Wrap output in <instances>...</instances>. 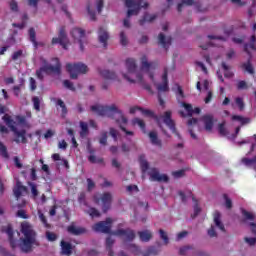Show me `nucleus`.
<instances>
[{
  "instance_id": "nucleus-16",
  "label": "nucleus",
  "mask_w": 256,
  "mask_h": 256,
  "mask_svg": "<svg viewBox=\"0 0 256 256\" xmlns=\"http://www.w3.org/2000/svg\"><path fill=\"white\" fill-rule=\"evenodd\" d=\"M98 41L106 49L107 42L109 41V32H107V29H105V27H100L98 29Z\"/></svg>"
},
{
  "instance_id": "nucleus-41",
  "label": "nucleus",
  "mask_w": 256,
  "mask_h": 256,
  "mask_svg": "<svg viewBox=\"0 0 256 256\" xmlns=\"http://www.w3.org/2000/svg\"><path fill=\"white\" fill-rule=\"evenodd\" d=\"M159 251H161L159 248L155 246H151L148 248L147 252L144 254V256H149V255H159Z\"/></svg>"
},
{
  "instance_id": "nucleus-58",
  "label": "nucleus",
  "mask_w": 256,
  "mask_h": 256,
  "mask_svg": "<svg viewBox=\"0 0 256 256\" xmlns=\"http://www.w3.org/2000/svg\"><path fill=\"white\" fill-rule=\"evenodd\" d=\"M95 189V182L91 178H87V191L91 192Z\"/></svg>"
},
{
  "instance_id": "nucleus-45",
  "label": "nucleus",
  "mask_w": 256,
  "mask_h": 256,
  "mask_svg": "<svg viewBox=\"0 0 256 256\" xmlns=\"http://www.w3.org/2000/svg\"><path fill=\"white\" fill-rule=\"evenodd\" d=\"M129 43V40L127 39V35H125V32H120V44L122 47H127Z\"/></svg>"
},
{
  "instance_id": "nucleus-19",
  "label": "nucleus",
  "mask_w": 256,
  "mask_h": 256,
  "mask_svg": "<svg viewBox=\"0 0 256 256\" xmlns=\"http://www.w3.org/2000/svg\"><path fill=\"white\" fill-rule=\"evenodd\" d=\"M67 232L70 233V235H85L87 233V229L84 227H76L75 225H70L67 227Z\"/></svg>"
},
{
  "instance_id": "nucleus-24",
  "label": "nucleus",
  "mask_w": 256,
  "mask_h": 256,
  "mask_svg": "<svg viewBox=\"0 0 256 256\" xmlns=\"http://www.w3.org/2000/svg\"><path fill=\"white\" fill-rule=\"evenodd\" d=\"M256 36L252 35L250 38V44L245 43L244 44V51L245 53H247L248 55H251V51H249V47L250 49H252V51H256Z\"/></svg>"
},
{
  "instance_id": "nucleus-55",
  "label": "nucleus",
  "mask_w": 256,
  "mask_h": 256,
  "mask_svg": "<svg viewBox=\"0 0 256 256\" xmlns=\"http://www.w3.org/2000/svg\"><path fill=\"white\" fill-rule=\"evenodd\" d=\"M46 239H47L48 241H51V242L57 241V234H55V233H53V232H50V231H47V232H46Z\"/></svg>"
},
{
  "instance_id": "nucleus-30",
  "label": "nucleus",
  "mask_w": 256,
  "mask_h": 256,
  "mask_svg": "<svg viewBox=\"0 0 256 256\" xmlns=\"http://www.w3.org/2000/svg\"><path fill=\"white\" fill-rule=\"evenodd\" d=\"M148 135L152 145H157V147H162L163 144L161 143V140H159V137L157 136V132L151 131L149 132Z\"/></svg>"
},
{
  "instance_id": "nucleus-64",
  "label": "nucleus",
  "mask_w": 256,
  "mask_h": 256,
  "mask_svg": "<svg viewBox=\"0 0 256 256\" xmlns=\"http://www.w3.org/2000/svg\"><path fill=\"white\" fill-rule=\"evenodd\" d=\"M0 253L3 256H15V255L11 254L9 251H7V249L3 248L2 246H0Z\"/></svg>"
},
{
  "instance_id": "nucleus-37",
  "label": "nucleus",
  "mask_w": 256,
  "mask_h": 256,
  "mask_svg": "<svg viewBox=\"0 0 256 256\" xmlns=\"http://www.w3.org/2000/svg\"><path fill=\"white\" fill-rule=\"evenodd\" d=\"M232 121H239V123H241V125H247V123L251 122V120L249 118H245V117L239 116V115H233Z\"/></svg>"
},
{
  "instance_id": "nucleus-2",
  "label": "nucleus",
  "mask_w": 256,
  "mask_h": 256,
  "mask_svg": "<svg viewBox=\"0 0 256 256\" xmlns=\"http://www.w3.org/2000/svg\"><path fill=\"white\" fill-rule=\"evenodd\" d=\"M111 225H113V219L106 218L105 221H100L94 224L92 227L93 231L96 233H109L110 235H115L116 237H126V241H135V230L130 228L118 229L116 231H111Z\"/></svg>"
},
{
  "instance_id": "nucleus-51",
  "label": "nucleus",
  "mask_w": 256,
  "mask_h": 256,
  "mask_svg": "<svg viewBox=\"0 0 256 256\" xmlns=\"http://www.w3.org/2000/svg\"><path fill=\"white\" fill-rule=\"evenodd\" d=\"M237 89L238 91H243L245 89H249V86L247 85V82L245 80H240L237 83Z\"/></svg>"
},
{
  "instance_id": "nucleus-60",
  "label": "nucleus",
  "mask_w": 256,
  "mask_h": 256,
  "mask_svg": "<svg viewBox=\"0 0 256 256\" xmlns=\"http://www.w3.org/2000/svg\"><path fill=\"white\" fill-rule=\"evenodd\" d=\"M172 175H173V177H175V179H179L185 175V170L174 171V172H172Z\"/></svg>"
},
{
  "instance_id": "nucleus-38",
  "label": "nucleus",
  "mask_w": 256,
  "mask_h": 256,
  "mask_svg": "<svg viewBox=\"0 0 256 256\" xmlns=\"http://www.w3.org/2000/svg\"><path fill=\"white\" fill-rule=\"evenodd\" d=\"M241 213H242L245 221H255V214H253L245 209H241Z\"/></svg>"
},
{
  "instance_id": "nucleus-15",
  "label": "nucleus",
  "mask_w": 256,
  "mask_h": 256,
  "mask_svg": "<svg viewBox=\"0 0 256 256\" xmlns=\"http://www.w3.org/2000/svg\"><path fill=\"white\" fill-rule=\"evenodd\" d=\"M169 70L167 68H164V73L162 75V83L157 85V90L159 92L166 93V91H169Z\"/></svg>"
},
{
  "instance_id": "nucleus-39",
  "label": "nucleus",
  "mask_w": 256,
  "mask_h": 256,
  "mask_svg": "<svg viewBox=\"0 0 256 256\" xmlns=\"http://www.w3.org/2000/svg\"><path fill=\"white\" fill-rule=\"evenodd\" d=\"M0 155L4 159H9V152L7 151V146L0 141Z\"/></svg>"
},
{
  "instance_id": "nucleus-29",
  "label": "nucleus",
  "mask_w": 256,
  "mask_h": 256,
  "mask_svg": "<svg viewBox=\"0 0 256 256\" xmlns=\"http://www.w3.org/2000/svg\"><path fill=\"white\" fill-rule=\"evenodd\" d=\"M139 164L142 173L149 171V162L145 159V155L142 154L139 156Z\"/></svg>"
},
{
  "instance_id": "nucleus-31",
  "label": "nucleus",
  "mask_w": 256,
  "mask_h": 256,
  "mask_svg": "<svg viewBox=\"0 0 256 256\" xmlns=\"http://www.w3.org/2000/svg\"><path fill=\"white\" fill-rule=\"evenodd\" d=\"M157 19V16L155 14L150 15L149 13H145L143 18L139 20L140 25H145V23H152V21H155Z\"/></svg>"
},
{
  "instance_id": "nucleus-9",
  "label": "nucleus",
  "mask_w": 256,
  "mask_h": 256,
  "mask_svg": "<svg viewBox=\"0 0 256 256\" xmlns=\"http://www.w3.org/2000/svg\"><path fill=\"white\" fill-rule=\"evenodd\" d=\"M57 43H59L63 49H67V46L69 45V38H67L65 26H62L59 29L58 37L52 38V45H57Z\"/></svg>"
},
{
  "instance_id": "nucleus-11",
  "label": "nucleus",
  "mask_w": 256,
  "mask_h": 256,
  "mask_svg": "<svg viewBox=\"0 0 256 256\" xmlns=\"http://www.w3.org/2000/svg\"><path fill=\"white\" fill-rule=\"evenodd\" d=\"M148 175L150 177V180L152 181H158V183L169 182V176H167L166 174H160L157 168H151L148 172Z\"/></svg>"
},
{
  "instance_id": "nucleus-20",
  "label": "nucleus",
  "mask_w": 256,
  "mask_h": 256,
  "mask_svg": "<svg viewBox=\"0 0 256 256\" xmlns=\"http://www.w3.org/2000/svg\"><path fill=\"white\" fill-rule=\"evenodd\" d=\"M138 236L142 243H149L153 239V233L149 230L138 231Z\"/></svg>"
},
{
  "instance_id": "nucleus-63",
  "label": "nucleus",
  "mask_w": 256,
  "mask_h": 256,
  "mask_svg": "<svg viewBox=\"0 0 256 256\" xmlns=\"http://www.w3.org/2000/svg\"><path fill=\"white\" fill-rule=\"evenodd\" d=\"M244 241L246 243H248V245H250V247H253V245H255V243H256V238L245 237Z\"/></svg>"
},
{
  "instance_id": "nucleus-50",
  "label": "nucleus",
  "mask_w": 256,
  "mask_h": 256,
  "mask_svg": "<svg viewBox=\"0 0 256 256\" xmlns=\"http://www.w3.org/2000/svg\"><path fill=\"white\" fill-rule=\"evenodd\" d=\"M160 238L163 239L165 245H169V236H167V232L163 229L159 230Z\"/></svg>"
},
{
  "instance_id": "nucleus-54",
  "label": "nucleus",
  "mask_w": 256,
  "mask_h": 256,
  "mask_svg": "<svg viewBox=\"0 0 256 256\" xmlns=\"http://www.w3.org/2000/svg\"><path fill=\"white\" fill-rule=\"evenodd\" d=\"M9 5H10L11 11H13L14 13H17L19 11V4H17V1L11 0L9 2Z\"/></svg>"
},
{
  "instance_id": "nucleus-46",
  "label": "nucleus",
  "mask_w": 256,
  "mask_h": 256,
  "mask_svg": "<svg viewBox=\"0 0 256 256\" xmlns=\"http://www.w3.org/2000/svg\"><path fill=\"white\" fill-rule=\"evenodd\" d=\"M223 199L225 200L226 209H233V201L229 198L227 194H223Z\"/></svg>"
},
{
  "instance_id": "nucleus-52",
  "label": "nucleus",
  "mask_w": 256,
  "mask_h": 256,
  "mask_svg": "<svg viewBox=\"0 0 256 256\" xmlns=\"http://www.w3.org/2000/svg\"><path fill=\"white\" fill-rule=\"evenodd\" d=\"M28 185L29 187H31V193L33 197H37L39 195V190H37V184L29 182Z\"/></svg>"
},
{
  "instance_id": "nucleus-28",
  "label": "nucleus",
  "mask_w": 256,
  "mask_h": 256,
  "mask_svg": "<svg viewBox=\"0 0 256 256\" xmlns=\"http://www.w3.org/2000/svg\"><path fill=\"white\" fill-rule=\"evenodd\" d=\"M53 101H56V107L61 108L62 117H67V113H69V111L67 110V105H65V102L61 99H55V98H53Z\"/></svg>"
},
{
  "instance_id": "nucleus-44",
  "label": "nucleus",
  "mask_w": 256,
  "mask_h": 256,
  "mask_svg": "<svg viewBox=\"0 0 256 256\" xmlns=\"http://www.w3.org/2000/svg\"><path fill=\"white\" fill-rule=\"evenodd\" d=\"M88 215H90V217H92V219H94V217H101V212L99 210H97L94 207H91L88 210Z\"/></svg>"
},
{
  "instance_id": "nucleus-35",
  "label": "nucleus",
  "mask_w": 256,
  "mask_h": 256,
  "mask_svg": "<svg viewBox=\"0 0 256 256\" xmlns=\"http://www.w3.org/2000/svg\"><path fill=\"white\" fill-rule=\"evenodd\" d=\"M189 195L192 198V201L196 203L194 206V214L192 215V218L195 219V217H197V215L201 213V208L199 207V204H197V199H195V196L193 195V193L190 192Z\"/></svg>"
},
{
  "instance_id": "nucleus-14",
  "label": "nucleus",
  "mask_w": 256,
  "mask_h": 256,
  "mask_svg": "<svg viewBox=\"0 0 256 256\" xmlns=\"http://www.w3.org/2000/svg\"><path fill=\"white\" fill-rule=\"evenodd\" d=\"M71 36L75 41H78L80 45V50L85 51V47H83V39H85V30L81 28H73L71 31Z\"/></svg>"
},
{
  "instance_id": "nucleus-42",
  "label": "nucleus",
  "mask_w": 256,
  "mask_h": 256,
  "mask_svg": "<svg viewBox=\"0 0 256 256\" xmlns=\"http://www.w3.org/2000/svg\"><path fill=\"white\" fill-rule=\"evenodd\" d=\"M38 216H39L41 223H43V225L46 227V229H49V227H51V225H49V223L47 222V217H45V214H43V212H41V211H38Z\"/></svg>"
},
{
  "instance_id": "nucleus-59",
  "label": "nucleus",
  "mask_w": 256,
  "mask_h": 256,
  "mask_svg": "<svg viewBox=\"0 0 256 256\" xmlns=\"http://www.w3.org/2000/svg\"><path fill=\"white\" fill-rule=\"evenodd\" d=\"M16 121H18L20 125L27 127V118L25 116H17Z\"/></svg>"
},
{
  "instance_id": "nucleus-8",
  "label": "nucleus",
  "mask_w": 256,
  "mask_h": 256,
  "mask_svg": "<svg viewBox=\"0 0 256 256\" xmlns=\"http://www.w3.org/2000/svg\"><path fill=\"white\" fill-rule=\"evenodd\" d=\"M125 3V6L128 8L127 11V19L139 15L141 12V0L135 1V0H123Z\"/></svg>"
},
{
  "instance_id": "nucleus-3",
  "label": "nucleus",
  "mask_w": 256,
  "mask_h": 256,
  "mask_svg": "<svg viewBox=\"0 0 256 256\" xmlns=\"http://www.w3.org/2000/svg\"><path fill=\"white\" fill-rule=\"evenodd\" d=\"M126 69L128 74H122L124 79H127L129 83H139L143 89L148 91V93H153L151 85L145 83V80H143V74L141 72H137V62L135 59H126Z\"/></svg>"
},
{
  "instance_id": "nucleus-23",
  "label": "nucleus",
  "mask_w": 256,
  "mask_h": 256,
  "mask_svg": "<svg viewBox=\"0 0 256 256\" xmlns=\"http://www.w3.org/2000/svg\"><path fill=\"white\" fill-rule=\"evenodd\" d=\"M25 191H27V187L23 186L21 182L18 181L15 188L13 189V193L16 199H19V197H21Z\"/></svg>"
},
{
  "instance_id": "nucleus-1",
  "label": "nucleus",
  "mask_w": 256,
  "mask_h": 256,
  "mask_svg": "<svg viewBox=\"0 0 256 256\" xmlns=\"http://www.w3.org/2000/svg\"><path fill=\"white\" fill-rule=\"evenodd\" d=\"M90 109L93 111V113H97L101 117H110V119H114L119 125L121 131H123L126 135H134L133 131H129L123 126L127 125L128 120L115 104L110 106L93 105L90 107Z\"/></svg>"
},
{
  "instance_id": "nucleus-21",
  "label": "nucleus",
  "mask_w": 256,
  "mask_h": 256,
  "mask_svg": "<svg viewBox=\"0 0 256 256\" xmlns=\"http://www.w3.org/2000/svg\"><path fill=\"white\" fill-rule=\"evenodd\" d=\"M99 74L101 75V77H103V79H106L108 81H115V79H117V74L110 70H99Z\"/></svg>"
},
{
  "instance_id": "nucleus-22",
  "label": "nucleus",
  "mask_w": 256,
  "mask_h": 256,
  "mask_svg": "<svg viewBox=\"0 0 256 256\" xmlns=\"http://www.w3.org/2000/svg\"><path fill=\"white\" fill-rule=\"evenodd\" d=\"M171 37H165V34L160 33L158 36V43L162 45L164 49H168L169 45H171Z\"/></svg>"
},
{
  "instance_id": "nucleus-5",
  "label": "nucleus",
  "mask_w": 256,
  "mask_h": 256,
  "mask_svg": "<svg viewBox=\"0 0 256 256\" xmlns=\"http://www.w3.org/2000/svg\"><path fill=\"white\" fill-rule=\"evenodd\" d=\"M52 61L56 63L55 66L46 64L36 71V76L40 81H43V73H46L47 75H49V73H57V75L61 74V62H59V58H53Z\"/></svg>"
},
{
  "instance_id": "nucleus-36",
  "label": "nucleus",
  "mask_w": 256,
  "mask_h": 256,
  "mask_svg": "<svg viewBox=\"0 0 256 256\" xmlns=\"http://www.w3.org/2000/svg\"><path fill=\"white\" fill-rule=\"evenodd\" d=\"M28 33L31 43H33L34 47H37V33L35 32V28H30Z\"/></svg>"
},
{
  "instance_id": "nucleus-62",
  "label": "nucleus",
  "mask_w": 256,
  "mask_h": 256,
  "mask_svg": "<svg viewBox=\"0 0 256 256\" xmlns=\"http://www.w3.org/2000/svg\"><path fill=\"white\" fill-rule=\"evenodd\" d=\"M115 243V240L110 236L106 238V249H111Z\"/></svg>"
},
{
  "instance_id": "nucleus-13",
  "label": "nucleus",
  "mask_w": 256,
  "mask_h": 256,
  "mask_svg": "<svg viewBox=\"0 0 256 256\" xmlns=\"http://www.w3.org/2000/svg\"><path fill=\"white\" fill-rule=\"evenodd\" d=\"M1 233H6V235H8V241L11 249H17V240L13 238V235L15 233L13 231V226L11 224H8L7 226H2Z\"/></svg>"
},
{
  "instance_id": "nucleus-40",
  "label": "nucleus",
  "mask_w": 256,
  "mask_h": 256,
  "mask_svg": "<svg viewBox=\"0 0 256 256\" xmlns=\"http://www.w3.org/2000/svg\"><path fill=\"white\" fill-rule=\"evenodd\" d=\"M195 3V0H182L181 3L178 4L177 6V11L181 13L183 11V5H188L191 6Z\"/></svg>"
},
{
  "instance_id": "nucleus-27",
  "label": "nucleus",
  "mask_w": 256,
  "mask_h": 256,
  "mask_svg": "<svg viewBox=\"0 0 256 256\" xmlns=\"http://www.w3.org/2000/svg\"><path fill=\"white\" fill-rule=\"evenodd\" d=\"M202 120L204 122L206 131H212L213 130V116L204 115L202 117Z\"/></svg>"
},
{
  "instance_id": "nucleus-53",
  "label": "nucleus",
  "mask_w": 256,
  "mask_h": 256,
  "mask_svg": "<svg viewBox=\"0 0 256 256\" xmlns=\"http://www.w3.org/2000/svg\"><path fill=\"white\" fill-rule=\"evenodd\" d=\"M107 135H108L107 131H104L101 133V136L99 138L100 145H104V146L107 145Z\"/></svg>"
},
{
  "instance_id": "nucleus-17",
  "label": "nucleus",
  "mask_w": 256,
  "mask_h": 256,
  "mask_svg": "<svg viewBox=\"0 0 256 256\" xmlns=\"http://www.w3.org/2000/svg\"><path fill=\"white\" fill-rule=\"evenodd\" d=\"M15 136V143H23L24 145L27 143V131L25 129L18 130L17 128L13 131Z\"/></svg>"
},
{
  "instance_id": "nucleus-34",
  "label": "nucleus",
  "mask_w": 256,
  "mask_h": 256,
  "mask_svg": "<svg viewBox=\"0 0 256 256\" xmlns=\"http://www.w3.org/2000/svg\"><path fill=\"white\" fill-rule=\"evenodd\" d=\"M132 125H138V127H140V129H141V131H142L143 133H147L145 121H143V119L134 118V119L132 120Z\"/></svg>"
},
{
  "instance_id": "nucleus-49",
  "label": "nucleus",
  "mask_w": 256,
  "mask_h": 256,
  "mask_svg": "<svg viewBox=\"0 0 256 256\" xmlns=\"http://www.w3.org/2000/svg\"><path fill=\"white\" fill-rule=\"evenodd\" d=\"M88 161H89V163H93V164H95V163H104L103 158H97L96 155L88 156Z\"/></svg>"
},
{
  "instance_id": "nucleus-33",
  "label": "nucleus",
  "mask_w": 256,
  "mask_h": 256,
  "mask_svg": "<svg viewBox=\"0 0 256 256\" xmlns=\"http://www.w3.org/2000/svg\"><path fill=\"white\" fill-rule=\"evenodd\" d=\"M242 69H244L250 75L255 74V68H253V64H251V54H250V58L248 59V61L246 63L242 64Z\"/></svg>"
},
{
  "instance_id": "nucleus-6",
  "label": "nucleus",
  "mask_w": 256,
  "mask_h": 256,
  "mask_svg": "<svg viewBox=\"0 0 256 256\" xmlns=\"http://www.w3.org/2000/svg\"><path fill=\"white\" fill-rule=\"evenodd\" d=\"M93 201L96 205H101L103 213H107L111 209V203H113V195L110 192H105L102 195H94Z\"/></svg>"
},
{
  "instance_id": "nucleus-56",
  "label": "nucleus",
  "mask_w": 256,
  "mask_h": 256,
  "mask_svg": "<svg viewBox=\"0 0 256 256\" xmlns=\"http://www.w3.org/2000/svg\"><path fill=\"white\" fill-rule=\"evenodd\" d=\"M63 85L64 87H66V89H69L70 91H75V86L73 85V82L69 81V80H64L63 81Z\"/></svg>"
},
{
  "instance_id": "nucleus-61",
  "label": "nucleus",
  "mask_w": 256,
  "mask_h": 256,
  "mask_svg": "<svg viewBox=\"0 0 256 256\" xmlns=\"http://www.w3.org/2000/svg\"><path fill=\"white\" fill-rule=\"evenodd\" d=\"M17 217H20V219H28L29 215H27V212L25 210H18L17 211Z\"/></svg>"
},
{
  "instance_id": "nucleus-26",
  "label": "nucleus",
  "mask_w": 256,
  "mask_h": 256,
  "mask_svg": "<svg viewBox=\"0 0 256 256\" xmlns=\"http://www.w3.org/2000/svg\"><path fill=\"white\" fill-rule=\"evenodd\" d=\"M4 123H6L7 127H9V129H11L12 132H14L17 127H15V120H13V118H11V116L9 114H5L2 117Z\"/></svg>"
},
{
  "instance_id": "nucleus-4",
  "label": "nucleus",
  "mask_w": 256,
  "mask_h": 256,
  "mask_svg": "<svg viewBox=\"0 0 256 256\" xmlns=\"http://www.w3.org/2000/svg\"><path fill=\"white\" fill-rule=\"evenodd\" d=\"M21 233L24 235L21 238L20 249L22 253H31L33 245H37V233L33 230V226L27 221L21 223Z\"/></svg>"
},
{
  "instance_id": "nucleus-18",
  "label": "nucleus",
  "mask_w": 256,
  "mask_h": 256,
  "mask_svg": "<svg viewBox=\"0 0 256 256\" xmlns=\"http://www.w3.org/2000/svg\"><path fill=\"white\" fill-rule=\"evenodd\" d=\"M61 255L71 256L73 254V245L65 240L60 242Z\"/></svg>"
},
{
  "instance_id": "nucleus-25",
  "label": "nucleus",
  "mask_w": 256,
  "mask_h": 256,
  "mask_svg": "<svg viewBox=\"0 0 256 256\" xmlns=\"http://www.w3.org/2000/svg\"><path fill=\"white\" fill-rule=\"evenodd\" d=\"M214 223L220 231L225 232V225H223V222H221V212L215 211L214 212Z\"/></svg>"
},
{
  "instance_id": "nucleus-10",
  "label": "nucleus",
  "mask_w": 256,
  "mask_h": 256,
  "mask_svg": "<svg viewBox=\"0 0 256 256\" xmlns=\"http://www.w3.org/2000/svg\"><path fill=\"white\" fill-rule=\"evenodd\" d=\"M157 62H149L147 60V56H142L141 58V69L146 70L148 72V76L151 79V81L155 82V74L151 72V69L155 70L157 69Z\"/></svg>"
},
{
  "instance_id": "nucleus-48",
  "label": "nucleus",
  "mask_w": 256,
  "mask_h": 256,
  "mask_svg": "<svg viewBox=\"0 0 256 256\" xmlns=\"http://www.w3.org/2000/svg\"><path fill=\"white\" fill-rule=\"evenodd\" d=\"M235 103L239 108V111H243L245 109V102L243 101V98L241 97L235 98Z\"/></svg>"
},
{
  "instance_id": "nucleus-57",
  "label": "nucleus",
  "mask_w": 256,
  "mask_h": 256,
  "mask_svg": "<svg viewBox=\"0 0 256 256\" xmlns=\"http://www.w3.org/2000/svg\"><path fill=\"white\" fill-rule=\"evenodd\" d=\"M219 134L222 135V137H225L227 135V129L225 128V123H221L218 126Z\"/></svg>"
},
{
  "instance_id": "nucleus-12",
  "label": "nucleus",
  "mask_w": 256,
  "mask_h": 256,
  "mask_svg": "<svg viewBox=\"0 0 256 256\" xmlns=\"http://www.w3.org/2000/svg\"><path fill=\"white\" fill-rule=\"evenodd\" d=\"M171 115H172L171 111H166L162 116L163 123L166 124V126L170 129V131H172V133H175V135H177V137L181 139V135L177 133V128L175 127V120L171 118Z\"/></svg>"
},
{
  "instance_id": "nucleus-7",
  "label": "nucleus",
  "mask_w": 256,
  "mask_h": 256,
  "mask_svg": "<svg viewBox=\"0 0 256 256\" xmlns=\"http://www.w3.org/2000/svg\"><path fill=\"white\" fill-rule=\"evenodd\" d=\"M66 69L72 79H77V77H79V74L81 73L85 74L89 71V68L87 67V65L81 62L74 63V64L68 63L66 65Z\"/></svg>"
},
{
  "instance_id": "nucleus-47",
  "label": "nucleus",
  "mask_w": 256,
  "mask_h": 256,
  "mask_svg": "<svg viewBox=\"0 0 256 256\" xmlns=\"http://www.w3.org/2000/svg\"><path fill=\"white\" fill-rule=\"evenodd\" d=\"M182 107L187 111L189 117H193V105L182 102Z\"/></svg>"
},
{
  "instance_id": "nucleus-32",
  "label": "nucleus",
  "mask_w": 256,
  "mask_h": 256,
  "mask_svg": "<svg viewBox=\"0 0 256 256\" xmlns=\"http://www.w3.org/2000/svg\"><path fill=\"white\" fill-rule=\"evenodd\" d=\"M80 129V137L82 139H85V137L89 135V125L87 124V122L80 121Z\"/></svg>"
},
{
  "instance_id": "nucleus-43",
  "label": "nucleus",
  "mask_w": 256,
  "mask_h": 256,
  "mask_svg": "<svg viewBox=\"0 0 256 256\" xmlns=\"http://www.w3.org/2000/svg\"><path fill=\"white\" fill-rule=\"evenodd\" d=\"M32 103L34 105L35 111H41V100H39V97L35 96L32 98Z\"/></svg>"
}]
</instances>
